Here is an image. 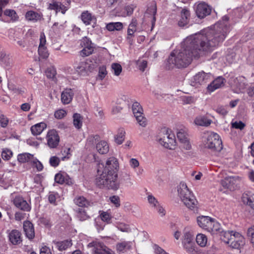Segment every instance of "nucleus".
Listing matches in <instances>:
<instances>
[{"label": "nucleus", "mask_w": 254, "mask_h": 254, "mask_svg": "<svg viewBox=\"0 0 254 254\" xmlns=\"http://www.w3.org/2000/svg\"><path fill=\"white\" fill-rule=\"evenodd\" d=\"M213 33V31H210L207 36L198 33L187 37L182 43L180 49L174 50L171 53L167 61L169 66L186 67L190 64L192 57L198 56L200 51L213 50L223 37V36L216 37L214 40Z\"/></svg>", "instance_id": "obj_1"}, {"label": "nucleus", "mask_w": 254, "mask_h": 254, "mask_svg": "<svg viewBox=\"0 0 254 254\" xmlns=\"http://www.w3.org/2000/svg\"><path fill=\"white\" fill-rule=\"evenodd\" d=\"M119 164L118 159L114 157L109 158L106 163H100L97 169L96 184L99 187L117 190L120 187L118 181Z\"/></svg>", "instance_id": "obj_2"}, {"label": "nucleus", "mask_w": 254, "mask_h": 254, "mask_svg": "<svg viewBox=\"0 0 254 254\" xmlns=\"http://www.w3.org/2000/svg\"><path fill=\"white\" fill-rule=\"evenodd\" d=\"M178 196L184 205L189 209L195 211L198 208V202L191 191L184 182L177 187Z\"/></svg>", "instance_id": "obj_3"}, {"label": "nucleus", "mask_w": 254, "mask_h": 254, "mask_svg": "<svg viewBox=\"0 0 254 254\" xmlns=\"http://www.w3.org/2000/svg\"><path fill=\"white\" fill-rule=\"evenodd\" d=\"M203 146L213 151L220 152L223 148L222 142L219 135L214 132L205 131L201 136Z\"/></svg>", "instance_id": "obj_4"}, {"label": "nucleus", "mask_w": 254, "mask_h": 254, "mask_svg": "<svg viewBox=\"0 0 254 254\" xmlns=\"http://www.w3.org/2000/svg\"><path fill=\"white\" fill-rule=\"evenodd\" d=\"M229 18L227 16H224L222 18V21L216 23L213 28H211L208 29H206L203 31L202 32L198 33V34H202L204 36H207L208 32L213 31V33L212 39H216L214 37H222L223 36V39L218 42V43L216 45V47L219 45V43L222 42L225 39L227 33L229 31V28L227 26V22L228 21Z\"/></svg>", "instance_id": "obj_5"}, {"label": "nucleus", "mask_w": 254, "mask_h": 254, "mask_svg": "<svg viewBox=\"0 0 254 254\" xmlns=\"http://www.w3.org/2000/svg\"><path fill=\"white\" fill-rule=\"evenodd\" d=\"M156 140L160 145L169 149H174L176 145L175 134L170 129L166 127L160 130L157 135Z\"/></svg>", "instance_id": "obj_6"}, {"label": "nucleus", "mask_w": 254, "mask_h": 254, "mask_svg": "<svg viewBox=\"0 0 254 254\" xmlns=\"http://www.w3.org/2000/svg\"><path fill=\"white\" fill-rule=\"evenodd\" d=\"M222 240L235 249H241L245 243L244 237L239 233L233 231L223 233Z\"/></svg>", "instance_id": "obj_7"}, {"label": "nucleus", "mask_w": 254, "mask_h": 254, "mask_svg": "<svg viewBox=\"0 0 254 254\" xmlns=\"http://www.w3.org/2000/svg\"><path fill=\"white\" fill-rule=\"evenodd\" d=\"M80 45L83 48V49L80 52V54L82 57L88 56L92 54L94 51V48L93 43L86 37L82 39Z\"/></svg>", "instance_id": "obj_8"}, {"label": "nucleus", "mask_w": 254, "mask_h": 254, "mask_svg": "<svg viewBox=\"0 0 254 254\" xmlns=\"http://www.w3.org/2000/svg\"><path fill=\"white\" fill-rule=\"evenodd\" d=\"M47 145L50 148H56L60 142V136L55 129H51L46 135Z\"/></svg>", "instance_id": "obj_9"}, {"label": "nucleus", "mask_w": 254, "mask_h": 254, "mask_svg": "<svg viewBox=\"0 0 254 254\" xmlns=\"http://www.w3.org/2000/svg\"><path fill=\"white\" fill-rule=\"evenodd\" d=\"M195 6L196 14L200 18H203L211 13V8L204 2L195 3Z\"/></svg>", "instance_id": "obj_10"}, {"label": "nucleus", "mask_w": 254, "mask_h": 254, "mask_svg": "<svg viewBox=\"0 0 254 254\" xmlns=\"http://www.w3.org/2000/svg\"><path fill=\"white\" fill-rule=\"evenodd\" d=\"M240 181V178L238 176H229L222 180L221 184L224 188L233 190L236 189Z\"/></svg>", "instance_id": "obj_11"}, {"label": "nucleus", "mask_w": 254, "mask_h": 254, "mask_svg": "<svg viewBox=\"0 0 254 254\" xmlns=\"http://www.w3.org/2000/svg\"><path fill=\"white\" fill-rule=\"evenodd\" d=\"M147 200L150 206L157 211L161 217L165 215V210L161 205L157 199L151 194L147 195Z\"/></svg>", "instance_id": "obj_12"}, {"label": "nucleus", "mask_w": 254, "mask_h": 254, "mask_svg": "<svg viewBox=\"0 0 254 254\" xmlns=\"http://www.w3.org/2000/svg\"><path fill=\"white\" fill-rule=\"evenodd\" d=\"M13 203L15 207L21 210L26 212L31 210V207L30 204L21 196H15L13 198Z\"/></svg>", "instance_id": "obj_13"}, {"label": "nucleus", "mask_w": 254, "mask_h": 254, "mask_svg": "<svg viewBox=\"0 0 254 254\" xmlns=\"http://www.w3.org/2000/svg\"><path fill=\"white\" fill-rule=\"evenodd\" d=\"M40 43L38 47V54L42 59H47L49 55L46 46V39L44 33H41L40 36Z\"/></svg>", "instance_id": "obj_14"}, {"label": "nucleus", "mask_w": 254, "mask_h": 254, "mask_svg": "<svg viewBox=\"0 0 254 254\" xmlns=\"http://www.w3.org/2000/svg\"><path fill=\"white\" fill-rule=\"evenodd\" d=\"M211 74L203 71L199 72L193 76V81L198 85H203L211 80Z\"/></svg>", "instance_id": "obj_15"}, {"label": "nucleus", "mask_w": 254, "mask_h": 254, "mask_svg": "<svg viewBox=\"0 0 254 254\" xmlns=\"http://www.w3.org/2000/svg\"><path fill=\"white\" fill-rule=\"evenodd\" d=\"M93 253L94 254H108L113 251L109 250L103 243L98 242H93Z\"/></svg>", "instance_id": "obj_16"}, {"label": "nucleus", "mask_w": 254, "mask_h": 254, "mask_svg": "<svg viewBox=\"0 0 254 254\" xmlns=\"http://www.w3.org/2000/svg\"><path fill=\"white\" fill-rule=\"evenodd\" d=\"M137 20L135 18H132L127 30V39L129 43H131L133 41L134 33L137 31Z\"/></svg>", "instance_id": "obj_17"}, {"label": "nucleus", "mask_w": 254, "mask_h": 254, "mask_svg": "<svg viewBox=\"0 0 254 254\" xmlns=\"http://www.w3.org/2000/svg\"><path fill=\"white\" fill-rule=\"evenodd\" d=\"M7 233L9 240L13 245H18L21 243V234L18 230L8 231Z\"/></svg>", "instance_id": "obj_18"}, {"label": "nucleus", "mask_w": 254, "mask_h": 254, "mask_svg": "<svg viewBox=\"0 0 254 254\" xmlns=\"http://www.w3.org/2000/svg\"><path fill=\"white\" fill-rule=\"evenodd\" d=\"M207 231L210 232L212 235L219 236L221 239L223 238V233L226 232L222 230L220 224L214 219L212 220L211 226H209Z\"/></svg>", "instance_id": "obj_19"}, {"label": "nucleus", "mask_w": 254, "mask_h": 254, "mask_svg": "<svg viewBox=\"0 0 254 254\" xmlns=\"http://www.w3.org/2000/svg\"><path fill=\"white\" fill-rule=\"evenodd\" d=\"M80 18L85 25H89L92 23L95 24L97 21L95 16L88 10L83 11L81 13Z\"/></svg>", "instance_id": "obj_20"}, {"label": "nucleus", "mask_w": 254, "mask_h": 254, "mask_svg": "<svg viewBox=\"0 0 254 254\" xmlns=\"http://www.w3.org/2000/svg\"><path fill=\"white\" fill-rule=\"evenodd\" d=\"M49 10H54L56 13L61 12L63 14H64L68 9V7L62 4L61 2L53 0L49 3L48 6Z\"/></svg>", "instance_id": "obj_21"}, {"label": "nucleus", "mask_w": 254, "mask_h": 254, "mask_svg": "<svg viewBox=\"0 0 254 254\" xmlns=\"http://www.w3.org/2000/svg\"><path fill=\"white\" fill-rule=\"evenodd\" d=\"M224 82L225 79L222 76H219L208 85L207 90L210 92H212L223 86L224 85Z\"/></svg>", "instance_id": "obj_22"}, {"label": "nucleus", "mask_w": 254, "mask_h": 254, "mask_svg": "<svg viewBox=\"0 0 254 254\" xmlns=\"http://www.w3.org/2000/svg\"><path fill=\"white\" fill-rule=\"evenodd\" d=\"M213 219L208 216H201L197 218V222L200 227L207 231Z\"/></svg>", "instance_id": "obj_23"}, {"label": "nucleus", "mask_w": 254, "mask_h": 254, "mask_svg": "<svg viewBox=\"0 0 254 254\" xmlns=\"http://www.w3.org/2000/svg\"><path fill=\"white\" fill-rule=\"evenodd\" d=\"M23 229L27 238L30 240L34 238L35 232L33 225L31 222L29 221H24Z\"/></svg>", "instance_id": "obj_24"}, {"label": "nucleus", "mask_w": 254, "mask_h": 254, "mask_svg": "<svg viewBox=\"0 0 254 254\" xmlns=\"http://www.w3.org/2000/svg\"><path fill=\"white\" fill-rule=\"evenodd\" d=\"M212 121L207 117L203 115L197 116L194 120V124L197 126L208 127Z\"/></svg>", "instance_id": "obj_25"}, {"label": "nucleus", "mask_w": 254, "mask_h": 254, "mask_svg": "<svg viewBox=\"0 0 254 254\" xmlns=\"http://www.w3.org/2000/svg\"><path fill=\"white\" fill-rule=\"evenodd\" d=\"M132 243L130 241H123L118 243L116 245V250L118 253H125L132 248Z\"/></svg>", "instance_id": "obj_26"}, {"label": "nucleus", "mask_w": 254, "mask_h": 254, "mask_svg": "<svg viewBox=\"0 0 254 254\" xmlns=\"http://www.w3.org/2000/svg\"><path fill=\"white\" fill-rule=\"evenodd\" d=\"M74 69L76 73L79 75H85L89 69V64L86 61H81L74 66Z\"/></svg>", "instance_id": "obj_27"}, {"label": "nucleus", "mask_w": 254, "mask_h": 254, "mask_svg": "<svg viewBox=\"0 0 254 254\" xmlns=\"http://www.w3.org/2000/svg\"><path fill=\"white\" fill-rule=\"evenodd\" d=\"M73 92L70 89H66L61 94V101L64 104H69L72 100Z\"/></svg>", "instance_id": "obj_28"}, {"label": "nucleus", "mask_w": 254, "mask_h": 254, "mask_svg": "<svg viewBox=\"0 0 254 254\" xmlns=\"http://www.w3.org/2000/svg\"><path fill=\"white\" fill-rule=\"evenodd\" d=\"M42 14L33 10L28 11L25 15V19L29 21L36 22L40 20L42 18Z\"/></svg>", "instance_id": "obj_29"}, {"label": "nucleus", "mask_w": 254, "mask_h": 254, "mask_svg": "<svg viewBox=\"0 0 254 254\" xmlns=\"http://www.w3.org/2000/svg\"><path fill=\"white\" fill-rule=\"evenodd\" d=\"M190 12L186 9H183L181 11L180 18L178 21V25L180 27L186 25L189 22Z\"/></svg>", "instance_id": "obj_30"}, {"label": "nucleus", "mask_w": 254, "mask_h": 254, "mask_svg": "<svg viewBox=\"0 0 254 254\" xmlns=\"http://www.w3.org/2000/svg\"><path fill=\"white\" fill-rule=\"evenodd\" d=\"M194 234L193 232L189 229L186 228L184 230L183 238L182 241L183 244L193 242Z\"/></svg>", "instance_id": "obj_31"}, {"label": "nucleus", "mask_w": 254, "mask_h": 254, "mask_svg": "<svg viewBox=\"0 0 254 254\" xmlns=\"http://www.w3.org/2000/svg\"><path fill=\"white\" fill-rule=\"evenodd\" d=\"M47 127V125L44 123H40L33 126L31 127L32 133L34 135H37L41 134L42 131Z\"/></svg>", "instance_id": "obj_32"}, {"label": "nucleus", "mask_w": 254, "mask_h": 254, "mask_svg": "<svg viewBox=\"0 0 254 254\" xmlns=\"http://www.w3.org/2000/svg\"><path fill=\"white\" fill-rule=\"evenodd\" d=\"M96 149L100 154H106L109 151V145L106 141L101 140L96 144Z\"/></svg>", "instance_id": "obj_33"}, {"label": "nucleus", "mask_w": 254, "mask_h": 254, "mask_svg": "<svg viewBox=\"0 0 254 254\" xmlns=\"http://www.w3.org/2000/svg\"><path fill=\"white\" fill-rule=\"evenodd\" d=\"M56 247L60 251L65 250L72 245L71 241L64 240L61 242H53Z\"/></svg>", "instance_id": "obj_34"}, {"label": "nucleus", "mask_w": 254, "mask_h": 254, "mask_svg": "<svg viewBox=\"0 0 254 254\" xmlns=\"http://www.w3.org/2000/svg\"><path fill=\"white\" fill-rule=\"evenodd\" d=\"M125 135L126 132L124 129L120 128L117 134L114 136L115 142L118 145L122 144L125 140Z\"/></svg>", "instance_id": "obj_35"}, {"label": "nucleus", "mask_w": 254, "mask_h": 254, "mask_svg": "<svg viewBox=\"0 0 254 254\" xmlns=\"http://www.w3.org/2000/svg\"><path fill=\"white\" fill-rule=\"evenodd\" d=\"M183 245L184 249L188 253L190 254H197V248L194 242L191 243H188Z\"/></svg>", "instance_id": "obj_36"}, {"label": "nucleus", "mask_w": 254, "mask_h": 254, "mask_svg": "<svg viewBox=\"0 0 254 254\" xmlns=\"http://www.w3.org/2000/svg\"><path fill=\"white\" fill-rule=\"evenodd\" d=\"M123 28V23L120 22H111L107 24L106 28L109 31H120Z\"/></svg>", "instance_id": "obj_37"}, {"label": "nucleus", "mask_w": 254, "mask_h": 254, "mask_svg": "<svg viewBox=\"0 0 254 254\" xmlns=\"http://www.w3.org/2000/svg\"><path fill=\"white\" fill-rule=\"evenodd\" d=\"M34 156L33 155L28 153L20 154L17 156L18 161L23 163L28 162H31Z\"/></svg>", "instance_id": "obj_38"}, {"label": "nucleus", "mask_w": 254, "mask_h": 254, "mask_svg": "<svg viewBox=\"0 0 254 254\" xmlns=\"http://www.w3.org/2000/svg\"><path fill=\"white\" fill-rule=\"evenodd\" d=\"M177 136L181 142L188 139V130L187 128H184L178 129L177 132Z\"/></svg>", "instance_id": "obj_39"}, {"label": "nucleus", "mask_w": 254, "mask_h": 254, "mask_svg": "<svg viewBox=\"0 0 254 254\" xmlns=\"http://www.w3.org/2000/svg\"><path fill=\"white\" fill-rule=\"evenodd\" d=\"M196 241L197 244L201 247L206 246L207 242L206 236L202 234H198L196 236Z\"/></svg>", "instance_id": "obj_40"}, {"label": "nucleus", "mask_w": 254, "mask_h": 254, "mask_svg": "<svg viewBox=\"0 0 254 254\" xmlns=\"http://www.w3.org/2000/svg\"><path fill=\"white\" fill-rule=\"evenodd\" d=\"M74 126L77 129H80L82 126V119L80 114L75 113L73 116Z\"/></svg>", "instance_id": "obj_41"}, {"label": "nucleus", "mask_w": 254, "mask_h": 254, "mask_svg": "<svg viewBox=\"0 0 254 254\" xmlns=\"http://www.w3.org/2000/svg\"><path fill=\"white\" fill-rule=\"evenodd\" d=\"M76 216L78 220L81 221L86 220L89 218L85 210L82 208H79L77 210Z\"/></svg>", "instance_id": "obj_42"}, {"label": "nucleus", "mask_w": 254, "mask_h": 254, "mask_svg": "<svg viewBox=\"0 0 254 254\" xmlns=\"http://www.w3.org/2000/svg\"><path fill=\"white\" fill-rule=\"evenodd\" d=\"M74 203L79 207H85L88 204V200L83 196H77L74 199Z\"/></svg>", "instance_id": "obj_43"}, {"label": "nucleus", "mask_w": 254, "mask_h": 254, "mask_svg": "<svg viewBox=\"0 0 254 254\" xmlns=\"http://www.w3.org/2000/svg\"><path fill=\"white\" fill-rule=\"evenodd\" d=\"M116 227L123 232H129L130 231L128 225L122 222H117L115 224Z\"/></svg>", "instance_id": "obj_44"}, {"label": "nucleus", "mask_w": 254, "mask_h": 254, "mask_svg": "<svg viewBox=\"0 0 254 254\" xmlns=\"http://www.w3.org/2000/svg\"><path fill=\"white\" fill-rule=\"evenodd\" d=\"M61 156V160L62 161H65L68 159L70 157V148H62L60 153L59 154Z\"/></svg>", "instance_id": "obj_45"}, {"label": "nucleus", "mask_w": 254, "mask_h": 254, "mask_svg": "<svg viewBox=\"0 0 254 254\" xmlns=\"http://www.w3.org/2000/svg\"><path fill=\"white\" fill-rule=\"evenodd\" d=\"M132 111L134 116H135L138 114L140 115V114H142V113H143V109L140 104L135 102L132 104Z\"/></svg>", "instance_id": "obj_46"}, {"label": "nucleus", "mask_w": 254, "mask_h": 254, "mask_svg": "<svg viewBox=\"0 0 254 254\" xmlns=\"http://www.w3.org/2000/svg\"><path fill=\"white\" fill-rule=\"evenodd\" d=\"M138 124L141 127H145L147 125V122L146 119L144 117L143 113L140 115L138 114L134 116Z\"/></svg>", "instance_id": "obj_47"}, {"label": "nucleus", "mask_w": 254, "mask_h": 254, "mask_svg": "<svg viewBox=\"0 0 254 254\" xmlns=\"http://www.w3.org/2000/svg\"><path fill=\"white\" fill-rule=\"evenodd\" d=\"M111 68L114 74L116 76H119L122 71V66L118 63L112 64Z\"/></svg>", "instance_id": "obj_48"}, {"label": "nucleus", "mask_w": 254, "mask_h": 254, "mask_svg": "<svg viewBox=\"0 0 254 254\" xmlns=\"http://www.w3.org/2000/svg\"><path fill=\"white\" fill-rule=\"evenodd\" d=\"M4 14L10 17L13 21H16L18 18L17 14L14 10L6 9L4 11Z\"/></svg>", "instance_id": "obj_49"}, {"label": "nucleus", "mask_w": 254, "mask_h": 254, "mask_svg": "<svg viewBox=\"0 0 254 254\" xmlns=\"http://www.w3.org/2000/svg\"><path fill=\"white\" fill-rule=\"evenodd\" d=\"M181 99L183 104H190L194 103L196 100L194 97L190 96H182Z\"/></svg>", "instance_id": "obj_50"}, {"label": "nucleus", "mask_w": 254, "mask_h": 254, "mask_svg": "<svg viewBox=\"0 0 254 254\" xmlns=\"http://www.w3.org/2000/svg\"><path fill=\"white\" fill-rule=\"evenodd\" d=\"M1 157L4 160H8L12 156V152L8 149H4L1 152Z\"/></svg>", "instance_id": "obj_51"}, {"label": "nucleus", "mask_w": 254, "mask_h": 254, "mask_svg": "<svg viewBox=\"0 0 254 254\" xmlns=\"http://www.w3.org/2000/svg\"><path fill=\"white\" fill-rule=\"evenodd\" d=\"M100 217L102 221L109 223L111 222L112 216L107 212L103 211L100 214Z\"/></svg>", "instance_id": "obj_52"}, {"label": "nucleus", "mask_w": 254, "mask_h": 254, "mask_svg": "<svg viewBox=\"0 0 254 254\" xmlns=\"http://www.w3.org/2000/svg\"><path fill=\"white\" fill-rule=\"evenodd\" d=\"M60 162V159L56 156H52L49 159V163L50 165L53 167H57Z\"/></svg>", "instance_id": "obj_53"}, {"label": "nucleus", "mask_w": 254, "mask_h": 254, "mask_svg": "<svg viewBox=\"0 0 254 254\" xmlns=\"http://www.w3.org/2000/svg\"><path fill=\"white\" fill-rule=\"evenodd\" d=\"M111 202L116 207H119L120 203V198L119 196L117 195H113L109 198Z\"/></svg>", "instance_id": "obj_54"}, {"label": "nucleus", "mask_w": 254, "mask_h": 254, "mask_svg": "<svg viewBox=\"0 0 254 254\" xmlns=\"http://www.w3.org/2000/svg\"><path fill=\"white\" fill-rule=\"evenodd\" d=\"M107 74L106 68L104 66L99 67L98 77L101 80H103Z\"/></svg>", "instance_id": "obj_55"}, {"label": "nucleus", "mask_w": 254, "mask_h": 254, "mask_svg": "<svg viewBox=\"0 0 254 254\" xmlns=\"http://www.w3.org/2000/svg\"><path fill=\"white\" fill-rule=\"evenodd\" d=\"M66 115V111L63 109H60L55 112L54 116L56 119H62Z\"/></svg>", "instance_id": "obj_56"}, {"label": "nucleus", "mask_w": 254, "mask_h": 254, "mask_svg": "<svg viewBox=\"0 0 254 254\" xmlns=\"http://www.w3.org/2000/svg\"><path fill=\"white\" fill-rule=\"evenodd\" d=\"M247 235L250 239L253 247L254 248V226H252L248 229Z\"/></svg>", "instance_id": "obj_57"}, {"label": "nucleus", "mask_w": 254, "mask_h": 254, "mask_svg": "<svg viewBox=\"0 0 254 254\" xmlns=\"http://www.w3.org/2000/svg\"><path fill=\"white\" fill-rule=\"evenodd\" d=\"M232 127L234 128L242 130L245 127V125L242 121H235L231 123Z\"/></svg>", "instance_id": "obj_58"}, {"label": "nucleus", "mask_w": 254, "mask_h": 254, "mask_svg": "<svg viewBox=\"0 0 254 254\" xmlns=\"http://www.w3.org/2000/svg\"><path fill=\"white\" fill-rule=\"evenodd\" d=\"M242 200L243 202L247 205H249L253 208L254 207V202L247 194L243 195Z\"/></svg>", "instance_id": "obj_59"}, {"label": "nucleus", "mask_w": 254, "mask_h": 254, "mask_svg": "<svg viewBox=\"0 0 254 254\" xmlns=\"http://www.w3.org/2000/svg\"><path fill=\"white\" fill-rule=\"evenodd\" d=\"M58 196V193L55 192H50L48 195V199L49 202L52 204H54L55 205L56 204V200Z\"/></svg>", "instance_id": "obj_60"}, {"label": "nucleus", "mask_w": 254, "mask_h": 254, "mask_svg": "<svg viewBox=\"0 0 254 254\" xmlns=\"http://www.w3.org/2000/svg\"><path fill=\"white\" fill-rule=\"evenodd\" d=\"M55 180L56 183L63 184L65 182V176L61 173L57 174L55 177Z\"/></svg>", "instance_id": "obj_61"}, {"label": "nucleus", "mask_w": 254, "mask_h": 254, "mask_svg": "<svg viewBox=\"0 0 254 254\" xmlns=\"http://www.w3.org/2000/svg\"><path fill=\"white\" fill-rule=\"evenodd\" d=\"M128 163L130 167L133 170H135L139 166V161L135 158L130 159Z\"/></svg>", "instance_id": "obj_62"}, {"label": "nucleus", "mask_w": 254, "mask_h": 254, "mask_svg": "<svg viewBox=\"0 0 254 254\" xmlns=\"http://www.w3.org/2000/svg\"><path fill=\"white\" fill-rule=\"evenodd\" d=\"M137 64L139 70L143 71L147 67V62L144 60H140L137 62Z\"/></svg>", "instance_id": "obj_63"}, {"label": "nucleus", "mask_w": 254, "mask_h": 254, "mask_svg": "<svg viewBox=\"0 0 254 254\" xmlns=\"http://www.w3.org/2000/svg\"><path fill=\"white\" fill-rule=\"evenodd\" d=\"M31 162L33 163V165L39 171H42L43 169L42 164L36 158L34 157Z\"/></svg>", "instance_id": "obj_64"}]
</instances>
